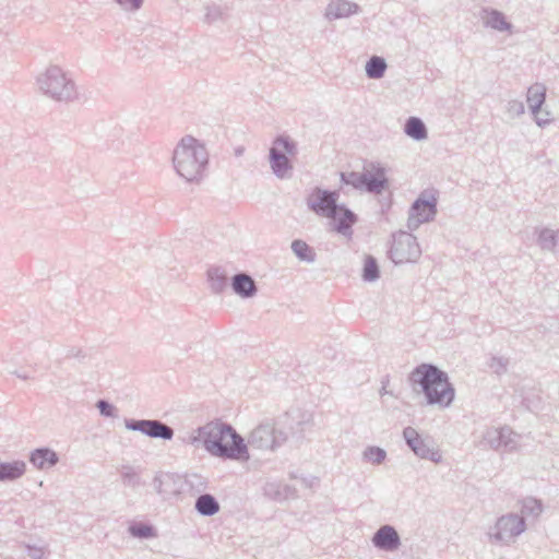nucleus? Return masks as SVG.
<instances>
[{"label":"nucleus","instance_id":"1","mask_svg":"<svg viewBox=\"0 0 559 559\" xmlns=\"http://www.w3.org/2000/svg\"><path fill=\"white\" fill-rule=\"evenodd\" d=\"M205 449L213 455L241 459L247 449L242 438L236 431L222 421H211L200 431Z\"/></svg>","mask_w":559,"mask_h":559},{"label":"nucleus","instance_id":"2","mask_svg":"<svg viewBox=\"0 0 559 559\" xmlns=\"http://www.w3.org/2000/svg\"><path fill=\"white\" fill-rule=\"evenodd\" d=\"M415 383H418L430 404L449 405L453 400V389L447 376L431 365H420L412 372Z\"/></svg>","mask_w":559,"mask_h":559},{"label":"nucleus","instance_id":"3","mask_svg":"<svg viewBox=\"0 0 559 559\" xmlns=\"http://www.w3.org/2000/svg\"><path fill=\"white\" fill-rule=\"evenodd\" d=\"M206 160L207 154L204 146L192 136L183 138L175 151L176 168L188 180L200 176Z\"/></svg>","mask_w":559,"mask_h":559},{"label":"nucleus","instance_id":"4","mask_svg":"<svg viewBox=\"0 0 559 559\" xmlns=\"http://www.w3.org/2000/svg\"><path fill=\"white\" fill-rule=\"evenodd\" d=\"M342 179L354 187H366L369 191H379L386 181L383 170L373 165L361 175L355 173L342 174Z\"/></svg>","mask_w":559,"mask_h":559},{"label":"nucleus","instance_id":"5","mask_svg":"<svg viewBox=\"0 0 559 559\" xmlns=\"http://www.w3.org/2000/svg\"><path fill=\"white\" fill-rule=\"evenodd\" d=\"M295 146L287 138H277L271 148V166L278 176H284L290 168L286 155H293Z\"/></svg>","mask_w":559,"mask_h":559},{"label":"nucleus","instance_id":"6","mask_svg":"<svg viewBox=\"0 0 559 559\" xmlns=\"http://www.w3.org/2000/svg\"><path fill=\"white\" fill-rule=\"evenodd\" d=\"M404 437L407 444L417 455L424 459H429L433 462H438L441 459V454L437 449H435L432 442L423 439L414 428H406L404 430Z\"/></svg>","mask_w":559,"mask_h":559},{"label":"nucleus","instance_id":"7","mask_svg":"<svg viewBox=\"0 0 559 559\" xmlns=\"http://www.w3.org/2000/svg\"><path fill=\"white\" fill-rule=\"evenodd\" d=\"M419 253L416 239L411 235L399 237L391 248V257L396 263L408 262Z\"/></svg>","mask_w":559,"mask_h":559},{"label":"nucleus","instance_id":"8","mask_svg":"<svg viewBox=\"0 0 559 559\" xmlns=\"http://www.w3.org/2000/svg\"><path fill=\"white\" fill-rule=\"evenodd\" d=\"M309 206L317 213L323 216H331L333 211L337 207L333 193L316 190L311 193L308 200Z\"/></svg>","mask_w":559,"mask_h":559},{"label":"nucleus","instance_id":"9","mask_svg":"<svg viewBox=\"0 0 559 559\" xmlns=\"http://www.w3.org/2000/svg\"><path fill=\"white\" fill-rule=\"evenodd\" d=\"M436 214V198H419L412 207L411 219L414 224H420L430 221Z\"/></svg>","mask_w":559,"mask_h":559},{"label":"nucleus","instance_id":"10","mask_svg":"<svg viewBox=\"0 0 559 559\" xmlns=\"http://www.w3.org/2000/svg\"><path fill=\"white\" fill-rule=\"evenodd\" d=\"M373 544L385 550H394L400 544L396 531L391 526L381 527L373 536Z\"/></svg>","mask_w":559,"mask_h":559},{"label":"nucleus","instance_id":"11","mask_svg":"<svg viewBox=\"0 0 559 559\" xmlns=\"http://www.w3.org/2000/svg\"><path fill=\"white\" fill-rule=\"evenodd\" d=\"M132 428L155 438L170 439L173 437V430L158 421L143 420L136 423Z\"/></svg>","mask_w":559,"mask_h":559},{"label":"nucleus","instance_id":"12","mask_svg":"<svg viewBox=\"0 0 559 559\" xmlns=\"http://www.w3.org/2000/svg\"><path fill=\"white\" fill-rule=\"evenodd\" d=\"M335 225V229L340 233H346L355 223V216L352 212L343 207H336L330 216Z\"/></svg>","mask_w":559,"mask_h":559},{"label":"nucleus","instance_id":"13","mask_svg":"<svg viewBox=\"0 0 559 559\" xmlns=\"http://www.w3.org/2000/svg\"><path fill=\"white\" fill-rule=\"evenodd\" d=\"M58 461L56 453L49 449H38L32 453L31 462L38 468H48Z\"/></svg>","mask_w":559,"mask_h":559},{"label":"nucleus","instance_id":"14","mask_svg":"<svg viewBox=\"0 0 559 559\" xmlns=\"http://www.w3.org/2000/svg\"><path fill=\"white\" fill-rule=\"evenodd\" d=\"M25 472L24 462L0 463V480L15 479Z\"/></svg>","mask_w":559,"mask_h":559},{"label":"nucleus","instance_id":"15","mask_svg":"<svg viewBox=\"0 0 559 559\" xmlns=\"http://www.w3.org/2000/svg\"><path fill=\"white\" fill-rule=\"evenodd\" d=\"M233 287L237 294L243 297L253 295L255 290L254 282L251 277L245 274H240L234 277Z\"/></svg>","mask_w":559,"mask_h":559},{"label":"nucleus","instance_id":"16","mask_svg":"<svg viewBox=\"0 0 559 559\" xmlns=\"http://www.w3.org/2000/svg\"><path fill=\"white\" fill-rule=\"evenodd\" d=\"M195 509L202 515H213L219 511V503L211 495H202L195 502Z\"/></svg>","mask_w":559,"mask_h":559},{"label":"nucleus","instance_id":"17","mask_svg":"<svg viewBox=\"0 0 559 559\" xmlns=\"http://www.w3.org/2000/svg\"><path fill=\"white\" fill-rule=\"evenodd\" d=\"M545 87L539 84H535L528 88L527 103L533 112L537 114L540 106L545 102Z\"/></svg>","mask_w":559,"mask_h":559},{"label":"nucleus","instance_id":"18","mask_svg":"<svg viewBox=\"0 0 559 559\" xmlns=\"http://www.w3.org/2000/svg\"><path fill=\"white\" fill-rule=\"evenodd\" d=\"M405 132L407 135L416 140L425 139L427 135L425 124L420 119L415 117H412L407 120L405 124Z\"/></svg>","mask_w":559,"mask_h":559},{"label":"nucleus","instance_id":"19","mask_svg":"<svg viewBox=\"0 0 559 559\" xmlns=\"http://www.w3.org/2000/svg\"><path fill=\"white\" fill-rule=\"evenodd\" d=\"M386 64L382 58L372 57L366 64V72L369 78H381L385 71Z\"/></svg>","mask_w":559,"mask_h":559},{"label":"nucleus","instance_id":"20","mask_svg":"<svg viewBox=\"0 0 559 559\" xmlns=\"http://www.w3.org/2000/svg\"><path fill=\"white\" fill-rule=\"evenodd\" d=\"M378 277V265L372 258H367L364 265V278L373 281Z\"/></svg>","mask_w":559,"mask_h":559},{"label":"nucleus","instance_id":"21","mask_svg":"<svg viewBox=\"0 0 559 559\" xmlns=\"http://www.w3.org/2000/svg\"><path fill=\"white\" fill-rule=\"evenodd\" d=\"M293 250L300 259H304V260L311 259V249L309 248V246L306 242H304L301 240H296L293 243Z\"/></svg>","mask_w":559,"mask_h":559},{"label":"nucleus","instance_id":"22","mask_svg":"<svg viewBox=\"0 0 559 559\" xmlns=\"http://www.w3.org/2000/svg\"><path fill=\"white\" fill-rule=\"evenodd\" d=\"M366 456L373 463H381L385 457V453L381 449L371 448L366 452Z\"/></svg>","mask_w":559,"mask_h":559},{"label":"nucleus","instance_id":"23","mask_svg":"<svg viewBox=\"0 0 559 559\" xmlns=\"http://www.w3.org/2000/svg\"><path fill=\"white\" fill-rule=\"evenodd\" d=\"M131 534L138 537H151L153 536V530L150 526L138 525L130 528Z\"/></svg>","mask_w":559,"mask_h":559},{"label":"nucleus","instance_id":"24","mask_svg":"<svg viewBox=\"0 0 559 559\" xmlns=\"http://www.w3.org/2000/svg\"><path fill=\"white\" fill-rule=\"evenodd\" d=\"M120 5H122L126 9L134 10L139 9L142 0H117Z\"/></svg>","mask_w":559,"mask_h":559},{"label":"nucleus","instance_id":"25","mask_svg":"<svg viewBox=\"0 0 559 559\" xmlns=\"http://www.w3.org/2000/svg\"><path fill=\"white\" fill-rule=\"evenodd\" d=\"M98 408L100 409L102 414L111 415V406L108 405L106 402L100 401L98 403Z\"/></svg>","mask_w":559,"mask_h":559}]
</instances>
